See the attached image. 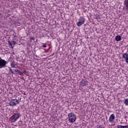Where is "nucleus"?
<instances>
[{
  "label": "nucleus",
  "instance_id": "nucleus-9",
  "mask_svg": "<svg viewBox=\"0 0 128 128\" xmlns=\"http://www.w3.org/2000/svg\"><path fill=\"white\" fill-rule=\"evenodd\" d=\"M16 44V41H8V44L11 46L12 48H14V46H12V44Z\"/></svg>",
  "mask_w": 128,
  "mask_h": 128
},
{
  "label": "nucleus",
  "instance_id": "nucleus-21",
  "mask_svg": "<svg viewBox=\"0 0 128 128\" xmlns=\"http://www.w3.org/2000/svg\"><path fill=\"white\" fill-rule=\"evenodd\" d=\"M99 128H100V127Z\"/></svg>",
  "mask_w": 128,
  "mask_h": 128
},
{
  "label": "nucleus",
  "instance_id": "nucleus-19",
  "mask_svg": "<svg viewBox=\"0 0 128 128\" xmlns=\"http://www.w3.org/2000/svg\"><path fill=\"white\" fill-rule=\"evenodd\" d=\"M98 18V16H96V18Z\"/></svg>",
  "mask_w": 128,
  "mask_h": 128
},
{
  "label": "nucleus",
  "instance_id": "nucleus-6",
  "mask_svg": "<svg viewBox=\"0 0 128 128\" xmlns=\"http://www.w3.org/2000/svg\"><path fill=\"white\" fill-rule=\"evenodd\" d=\"M88 84V82L84 80H82L80 82V86H86Z\"/></svg>",
  "mask_w": 128,
  "mask_h": 128
},
{
  "label": "nucleus",
  "instance_id": "nucleus-4",
  "mask_svg": "<svg viewBox=\"0 0 128 128\" xmlns=\"http://www.w3.org/2000/svg\"><path fill=\"white\" fill-rule=\"evenodd\" d=\"M20 104V102L18 100L16 99L12 100L9 102V104L10 106H16V104Z\"/></svg>",
  "mask_w": 128,
  "mask_h": 128
},
{
  "label": "nucleus",
  "instance_id": "nucleus-3",
  "mask_svg": "<svg viewBox=\"0 0 128 128\" xmlns=\"http://www.w3.org/2000/svg\"><path fill=\"white\" fill-rule=\"evenodd\" d=\"M7 63L8 62H6L4 60H2V58H0V68H6Z\"/></svg>",
  "mask_w": 128,
  "mask_h": 128
},
{
  "label": "nucleus",
  "instance_id": "nucleus-1",
  "mask_svg": "<svg viewBox=\"0 0 128 128\" xmlns=\"http://www.w3.org/2000/svg\"><path fill=\"white\" fill-rule=\"evenodd\" d=\"M68 118L70 122L74 124L76 120V114L74 112H70L68 114Z\"/></svg>",
  "mask_w": 128,
  "mask_h": 128
},
{
  "label": "nucleus",
  "instance_id": "nucleus-17",
  "mask_svg": "<svg viewBox=\"0 0 128 128\" xmlns=\"http://www.w3.org/2000/svg\"><path fill=\"white\" fill-rule=\"evenodd\" d=\"M23 74H26V70H24V71L23 72Z\"/></svg>",
  "mask_w": 128,
  "mask_h": 128
},
{
  "label": "nucleus",
  "instance_id": "nucleus-2",
  "mask_svg": "<svg viewBox=\"0 0 128 128\" xmlns=\"http://www.w3.org/2000/svg\"><path fill=\"white\" fill-rule=\"evenodd\" d=\"M20 113H16L14 114L10 118V122H16V120L20 118Z\"/></svg>",
  "mask_w": 128,
  "mask_h": 128
},
{
  "label": "nucleus",
  "instance_id": "nucleus-15",
  "mask_svg": "<svg viewBox=\"0 0 128 128\" xmlns=\"http://www.w3.org/2000/svg\"><path fill=\"white\" fill-rule=\"evenodd\" d=\"M10 64H11L12 68H14V66H16V64L14 62H12Z\"/></svg>",
  "mask_w": 128,
  "mask_h": 128
},
{
  "label": "nucleus",
  "instance_id": "nucleus-13",
  "mask_svg": "<svg viewBox=\"0 0 128 128\" xmlns=\"http://www.w3.org/2000/svg\"><path fill=\"white\" fill-rule=\"evenodd\" d=\"M16 72H17V74H18L20 76H22V74H24V73L18 70H16Z\"/></svg>",
  "mask_w": 128,
  "mask_h": 128
},
{
  "label": "nucleus",
  "instance_id": "nucleus-7",
  "mask_svg": "<svg viewBox=\"0 0 128 128\" xmlns=\"http://www.w3.org/2000/svg\"><path fill=\"white\" fill-rule=\"evenodd\" d=\"M122 58L125 59V62L128 64V54L124 53L122 54Z\"/></svg>",
  "mask_w": 128,
  "mask_h": 128
},
{
  "label": "nucleus",
  "instance_id": "nucleus-16",
  "mask_svg": "<svg viewBox=\"0 0 128 128\" xmlns=\"http://www.w3.org/2000/svg\"><path fill=\"white\" fill-rule=\"evenodd\" d=\"M43 48H46V44H44L42 46Z\"/></svg>",
  "mask_w": 128,
  "mask_h": 128
},
{
  "label": "nucleus",
  "instance_id": "nucleus-20",
  "mask_svg": "<svg viewBox=\"0 0 128 128\" xmlns=\"http://www.w3.org/2000/svg\"><path fill=\"white\" fill-rule=\"evenodd\" d=\"M98 18V16H96V18Z\"/></svg>",
  "mask_w": 128,
  "mask_h": 128
},
{
  "label": "nucleus",
  "instance_id": "nucleus-14",
  "mask_svg": "<svg viewBox=\"0 0 128 128\" xmlns=\"http://www.w3.org/2000/svg\"><path fill=\"white\" fill-rule=\"evenodd\" d=\"M124 104L126 106H128V98H126L124 100Z\"/></svg>",
  "mask_w": 128,
  "mask_h": 128
},
{
  "label": "nucleus",
  "instance_id": "nucleus-5",
  "mask_svg": "<svg viewBox=\"0 0 128 128\" xmlns=\"http://www.w3.org/2000/svg\"><path fill=\"white\" fill-rule=\"evenodd\" d=\"M84 18L80 17V18L78 19V22L76 23V26H80L82 24H84Z\"/></svg>",
  "mask_w": 128,
  "mask_h": 128
},
{
  "label": "nucleus",
  "instance_id": "nucleus-8",
  "mask_svg": "<svg viewBox=\"0 0 128 128\" xmlns=\"http://www.w3.org/2000/svg\"><path fill=\"white\" fill-rule=\"evenodd\" d=\"M115 117H114V114H112L110 118H109V122H112L114 120Z\"/></svg>",
  "mask_w": 128,
  "mask_h": 128
},
{
  "label": "nucleus",
  "instance_id": "nucleus-10",
  "mask_svg": "<svg viewBox=\"0 0 128 128\" xmlns=\"http://www.w3.org/2000/svg\"><path fill=\"white\" fill-rule=\"evenodd\" d=\"M124 4L126 7V10H128V0H124Z\"/></svg>",
  "mask_w": 128,
  "mask_h": 128
},
{
  "label": "nucleus",
  "instance_id": "nucleus-18",
  "mask_svg": "<svg viewBox=\"0 0 128 128\" xmlns=\"http://www.w3.org/2000/svg\"><path fill=\"white\" fill-rule=\"evenodd\" d=\"M31 40H34V38H31Z\"/></svg>",
  "mask_w": 128,
  "mask_h": 128
},
{
  "label": "nucleus",
  "instance_id": "nucleus-12",
  "mask_svg": "<svg viewBox=\"0 0 128 128\" xmlns=\"http://www.w3.org/2000/svg\"><path fill=\"white\" fill-rule=\"evenodd\" d=\"M118 128H128V126H122V125H118L117 126Z\"/></svg>",
  "mask_w": 128,
  "mask_h": 128
},
{
  "label": "nucleus",
  "instance_id": "nucleus-11",
  "mask_svg": "<svg viewBox=\"0 0 128 128\" xmlns=\"http://www.w3.org/2000/svg\"><path fill=\"white\" fill-rule=\"evenodd\" d=\"M122 40V36H117L116 37V42H120V40Z\"/></svg>",
  "mask_w": 128,
  "mask_h": 128
}]
</instances>
